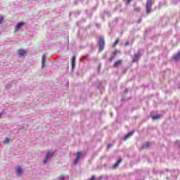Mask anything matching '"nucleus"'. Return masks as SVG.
<instances>
[{
	"label": "nucleus",
	"instance_id": "nucleus-10",
	"mask_svg": "<svg viewBox=\"0 0 180 180\" xmlns=\"http://www.w3.org/2000/svg\"><path fill=\"white\" fill-rule=\"evenodd\" d=\"M173 58L175 61H179L180 60V52L173 56Z\"/></svg>",
	"mask_w": 180,
	"mask_h": 180
},
{
	"label": "nucleus",
	"instance_id": "nucleus-29",
	"mask_svg": "<svg viewBox=\"0 0 180 180\" xmlns=\"http://www.w3.org/2000/svg\"><path fill=\"white\" fill-rule=\"evenodd\" d=\"M140 22H141V20H140L139 21V23H140Z\"/></svg>",
	"mask_w": 180,
	"mask_h": 180
},
{
	"label": "nucleus",
	"instance_id": "nucleus-16",
	"mask_svg": "<svg viewBox=\"0 0 180 180\" xmlns=\"http://www.w3.org/2000/svg\"><path fill=\"white\" fill-rule=\"evenodd\" d=\"M46 57L44 56H42V60H41V68H44V60H45Z\"/></svg>",
	"mask_w": 180,
	"mask_h": 180
},
{
	"label": "nucleus",
	"instance_id": "nucleus-5",
	"mask_svg": "<svg viewBox=\"0 0 180 180\" xmlns=\"http://www.w3.org/2000/svg\"><path fill=\"white\" fill-rule=\"evenodd\" d=\"M81 157H82V153L77 152L76 159L74 162V165H77V164H78V162L81 159Z\"/></svg>",
	"mask_w": 180,
	"mask_h": 180
},
{
	"label": "nucleus",
	"instance_id": "nucleus-26",
	"mask_svg": "<svg viewBox=\"0 0 180 180\" xmlns=\"http://www.w3.org/2000/svg\"><path fill=\"white\" fill-rule=\"evenodd\" d=\"M146 147H148V146H150V143H149L148 142H147V143H146Z\"/></svg>",
	"mask_w": 180,
	"mask_h": 180
},
{
	"label": "nucleus",
	"instance_id": "nucleus-25",
	"mask_svg": "<svg viewBox=\"0 0 180 180\" xmlns=\"http://www.w3.org/2000/svg\"><path fill=\"white\" fill-rule=\"evenodd\" d=\"M129 44H130V43H129V41H127V42L125 43V46H129Z\"/></svg>",
	"mask_w": 180,
	"mask_h": 180
},
{
	"label": "nucleus",
	"instance_id": "nucleus-21",
	"mask_svg": "<svg viewBox=\"0 0 180 180\" xmlns=\"http://www.w3.org/2000/svg\"><path fill=\"white\" fill-rule=\"evenodd\" d=\"M115 56L113 55L112 56L110 57V61H113V60H115Z\"/></svg>",
	"mask_w": 180,
	"mask_h": 180
},
{
	"label": "nucleus",
	"instance_id": "nucleus-2",
	"mask_svg": "<svg viewBox=\"0 0 180 180\" xmlns=\"http://www.w3.org/2000/svg\"><path fill=\"white\" fill-rule=\"evenodd\" d=\"M99 51H103L105 49V39L103 37H100L98 40Z\"/></svg>",
	"mask_w": 180,
	"mask_h": 180
},
{
	"label": "nucleus",
	"instance_id": "nucleus-15",
	"mask_svg": "<svg viewBox=\"0 0 180 180\" xmlns=\"http://www.w3.org/2000/svg\"><path fill=\"white\" fill-rule=\"evenodd\" d=\"M119 41H120V39H119V38H117V39H116V41H115V43L113 44L112 47H113V48H114V47H116V46H117V44H119Z\"/></svg>",
	"mask_w": 180,
	"mask_h": 180
},
{
	"label": "nucleus",
	"instance_id": "nucleus-7",
	"mask_svg": "<svg viewBox=\"0 0 180 180\" xmlns=\"http://www.w3.org/2000/svg\"><path fill=\"white\" fill-rule=\"evenodd\" d=\"M122 64H123V60L120 59L114 63L113 67L114 68H117V67H119V65H122Z\"/></svg>",
	"mask_w": 180,
	"mask_h": 180
},
{
	"label": "nucleus",
	"instance_id": "nucleus-1",
	"mask_svg": "<svg viewBox=\"0 0 180 180\" xmlns=\"http://www.w3.org/2000/svg\"><path fill=\"white\" fill-rule=\"evenodd\" d=\"M151 8H153V0H147L146 4V11L147 15H149L150 12H151Z\"/></svg>",
	"mask_w": 180,
	"mask_h": 180
},
{
	"label": "nucleus",
	"instance_id": "nucleus-9",
	"mask_svg": "<svg viewBox=\"0 0 180 180\" xmlns=\"http://www.w3.org/2000/svg\"><path fill=\"white\" fill-rule=\"evenodd\" d=\"M77 60V56H73L72 58V68L74 70L75 68V61Z\"/></svg>",
	"mask_w": 180,
	"mask_h": 180
},
{
	"label": "nucleus",
	"instance_id": "nucleus-11",
	"mask_svg": "<svg viewBox=\"0 0 180 180\" xmlns=\"http://www.w3.org/2000/svg\"><path fill=\"white\" fill-rule=\"evenodd\" d=\"M22 172V167H20V166H18L16 169V174L18 176H19V175H21Z\"/></svg>",
	"mask_w": 180,
	"mask_h": 180
},
{
	"label": "nucleus",
	"instance_id": "nucleus-19",
	"mask_svg": "<svg viewBox=\"0 0 180 180\" xmlns=\"http://www.w3.org/2000/svg\"><path fill=\"white\" fill-rule=\"evenodd\" d=\"M4 22V17L2 15H0V25Z\"/></svg>",
	"mask_w": 180,
	"mask_h": 180
},
{
	"label": "nucleus",
	"instance_id": "nucleus-8",
	"mask_svg": "<svg viewBox=\"0 0 180 180\" xmlns=\"http://www.w3.org/2000/svg\"><path fill=\"white\" fill-rule=\"evenodd\" d=\"M134 134V131H132L127 134L124 138V141H126V140H128L129 137H131Z\"/></svg>",
	"mask_w": 180,
	"mask_h": 180
},
{
	"label": "nucleus",
	"instance_id": "nucleus-27",
	"mask_svg": "<svg viewBox=\"0 0 180 180\" xmlns=\"http://www.w3.org/2000/svg\"><path fill=\"white\" fill-rule=\"evenodd\" d=\"M2 115H4V113L1 112L0 113V119H1V117H2Z\"/></svg>",
	"mask_w": 180,
	"mask_h": 180
},
{
	"label": "nucleus",
	"instance_id": "nucleus-3",
	"mask_svg": "<svg viewBox=\"0 0 180 180\" xmlns=\"http://www.w3.org/2000/svg\"><path fill=\"white\" fill-rule=\"evenodd\" d=\"M25 25V22H19L14 27V32L16 33V32H19L22 27Z\"/></svg>",
	"mask_w": 180,
	"mask_h": 180
},
{
	"label": "nucleus",
	"instance_id": "nucleus-6",
	"mask_svg": "<svg viewBox=\"0 0 180 180\" xmlns=\"http://www.w3.org/2000/svg\"><path fill=\"white\" fill-rule=\"evenodd\" d=\"M18 53L20 57H23V56H26L27 52L25 49H20L18 50Z\"/></svg>",
	"mask_w": 180,
	"mask_h": 180
},
{
	"label": "nucleus",
	"instance_id": "nucleus-14",
	"mask_svg": "<svg viewBox=\"0 0 180 180\" xmlns=\"http://www.w3.org/2000/svg\"><path fill=\"white\" fill-rule=\"evenodd\" d=\"M134 11L135 12H137V13L141 12V8H140V7H139V6H134Z\"/></svg>",
	"mask_w": 180,
	"mask_h": 180
},
{
	"label": "nucleus",
	"instance_id": "nucleus-28",
	"mask_svg": "<svg viewBox=\"0 0 180 180\" xmlns=\"http://www.w3.org/2000/svg\"><path fill=\"white\" fill-rule=\"evenodd\" d=\"M98 68H99V69L101 68V65H99Z\"/></svg>",
	"mask_w": 180,
	"mask_h": 180
},
{
	"label": "nucleus",
	"instance_id": "nucleus-24",
	"mask_svg": "<svg viewBox=\"0 0 180 180\" xmlns=\"http://www.w3.org/2000/svg\"><path fill=\"white\" fill-rule=\"evenodd\" d=\"M90 180H95V176H92Z\"/></svg>",
	"mask_w": 180,
	"mask_h": 180
},
{
	"label": "nucleus",
	"instance_id": "nucleus-18",
	"mask_svg": "<svg viewBox=\"0 0 180 180\" xmlns=\"http://www.w3.org/2000/svg\"><path fill=\"white\" fill-rule=\"evenodd\" d=\"M8 143H9V139L7 138V139H5L4 143V144H8Z\"/></svg>",
	"mask_w": 180,
	"mask_h": 180
},
{
	"label": "nucleus",
	"instance_id": "nucleus-22",
	"mask_svg": "<svg viewBox=\"0 0 180 180\" xmlns=\"http://www.w3.org/2000/svg\"><path fill=\"white\" fill-rule=\"evenodd\" d=\"M112 146H113V145H112V143L108 144V148H110V147H112Z\"/></svg>",
	"mask_w": 180,
	"mask_h": 180
},
{
	"label": "nucleus",
	"instance_id": "nucleus-23",
	"mask_svg": "<svg viewBox=\"0 0 180 180\" xmlns=\"http://www.w3.org/2000/svg\"><path fill=\"white\" fill-rule=\"evenodd\" d=\"M133 0H127V4H130Z\"/></svg>",
	"mask_w": 180,
	"mask_h": 180
},
{
	"label": "nucleus",
	"instance_id": "nucleus-4",
	"mask_svg": "<svg viewBox=\"0 0 180 180\" xmlns=\"http://www.w3.org/2000/svg\"><path fill=\"white\" fill-rule=\"evenodd\" d=\"M53 154H54V153H51V151H50V150H47L45 160H44V164H46V162H47V161H49V159L51 157H53Z\"/></svg>",
	"mask_w": 180,
	"mask_h": 180
},
{
	"label": "nucleus",
	"instance_id": "nucleus-13",
	"mask_svg": "<svg viewBox=\"0 0 180 180\" xmlns=\"http://www.w3.org/2000/svg\"><path fill=\"white\" fill-rule=\"evenodd\" d=\"M151 117H152L153 120H157L161 118V115H153Z\"/></svg>",
	"mask_w": 180,
	"mask_h": 180
},
{
	"label": "nucleus",
	"instance_id": "nucleus-20",
	"mask_svg": "<svg viewBox=\"0 0 180 180\" xmlns=\"http://www.w3.org/2000/svg\"><path fill=\"white\" fill-rule=\"evenodd\" d=\"M118 51L115 50L113 53V56L116 57V56L117 55Z\"/></svg>",
	"mask_w": 180,
	"mask_h": 180
},
{
	"label": "nucleus",
	"instance_id": "nucleus-17",
	"mask_svg": "<svg viewBox=\"0 0 180 180\" xmlns=\"http://www.w3.org/2000/svg\"><path fill=\"white\" fill-rule=\"evenodd\" d=\"M139 60V56L134 55V58L133 59V61H138Z\"/></svg>",
	"mask_w": 180,
	"mask_h": 180
},
{
	"label": "nucleus",
	"instance_id": "nucleus-12",
	"mask_svg": "<svg viewBox=\"0 0 180 180\" xmlns=\"http://www.w3.org/2000/svg\"><path fill=\"white\" fill-rule=\"evenodd\" d=\"M122 159H119L117 162L114 165L113 168H117V167H119V165H120V163L122 162Z\"/></svg>",
	"mask_w": 180,
	"mask_h": 180
}]
</instances>
